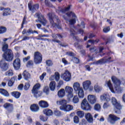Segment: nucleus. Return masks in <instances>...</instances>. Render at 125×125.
<instances>
[{
  "instance_id": "1",
  "label": "nucleus",
  "mask_w": 125,
  "mask_h": 125,
  "mask_svg": "<svg viewBox=\"0 0 125 125\" xmlns=\"http://www.w3.org/2000/svg\"><path fill=\"white\" fill-rule=\"evenodd\" d=\"M66 15L68 17H72V19L69 21V24L71 25L70 27V35L73 37L74 40H76V41H79V37H76L75 35H77V32H76V28L74 27L75 23H76V20H77V16L76 14L73 12H70L66 13Z\"/></svg>"
},
{
  "instance_id": "2",
  "label": "nucleus",
  "mask_w": 125,
  "mask_h": 125,
  "mask_svg": "<svg viewBox=\"0 0 125 125\" xmlns=\"http://www.w3.org/2000/svg\"><path fill=\"white\" fill-rule=\"evenodd\" d=\"M48 17L50 23L52 25V27L53 28H58V29H61V26L59 24H57L56 23L54 22V21L56 20L58 23L60 22V20L58 19V17L54 14L53 13H49L48 14Z\"/></svg>"
},
{
  "instance_id": "3",
  "label": "nucleus",
  "mask_w": 125,
  "mask_h": 125,
  "mask_svg": "<svg viewBox=\"0 0 125 125\" xmlns=\"http://www.w3.org/2000/svg\"><path fill=\"white\" fill-rule=\"evenodd\" d=\"M112 82H113L114 89L117 92V93H121L122 89L120 87L121 85V81L115 76H112L111 77Z\"/></svg>"
},
{
  "instance_id": "4",
  "label": "nucleus",
  "mask_w": 125,
  "mask_h": 125,
  "mask_svg": "<svg viewBox=\"0 0 125 125\" xmlns=\"http://www.w3.org/2000/svg\"><path fill=\"white\" fill-rule=\"evenodd\" d=\"M2 57L6 60V61L11 62L14 58L13 52H12L11 49H9L4 53Z\"/></svg>"
},
{
  "instance_id": "5",
  "label": "nucleus",
  "mask_w": 125,
  "mask_h": 125,
  "mask_svg": "<svg viewBox=\"0 0 125 125\" xmlns=\"http://www.w3.org/2000/svg\"><path fill=\"white\" fill-rule=\"evenodd\" d=\"M111 102L115 107V113L116 114H121V109H122V105L121 104L117 101V99L115 97H112L111 99Z\"/></svg>"
},
{
  "instance_id": "6",
  "label": "nucleus",
  "mask_w": 125,
  "mask_h": 125,
  "mask_svg": "<svg viewBox=\"0 0 125 125\" xmlns=\"http://www.w3.org/2000/svg\"><path fill=\"white\" fill-rule=\"evenodd\" d=\"M92 107L89 104L86 99H84L81 103V108L84 111H91Z\"/></svg>"
},
{
  "instance_id": "7",
  "label": "nucleus",
  "mask_w": 125,
  "mask_h": 125,
  "mask_svg": "<svg viewBox=\"0 0 125 125\" xmlns=\"http://www.w3.org/2000/svg\"><path fill=\"white\" fill-rule=\"evenodd\" d=\"M64 91L67 93L66 96L68 99H71L74 97V93H73L74 89L71 86H66Z\"/></svg>"
},
{
  "instance_id": "8",
  "label": "nucleus",
  "mask_w": 125,
  "mask_h": 125,
  "mask_svg": "<svg viewBox=\"0 0 125 125\" xmlns=\"http://www.w3.org/2000/svg\"><path fill=\"white\" fill-rule=\"evenodd\" d=\"M121 118L118 117L114 114H109L107 118V122L111 125H115L117 121H120Z\"/></svg>"
},
{
  "instance_id": "9",
  "label": "nucleus",
  "mask_w": 125,
  "mask_h": 125,
  "mask_svg": "<svg viewBox=\"0 0 125 125\" xmlns=\"http://www.w3.org/2000/svg\"><path fill=\"white\" fill-rule=\"evenodd\" d=\"M42 54H41L39 52H35L34 53L35 63L40 64V63H42Z\"/></svg>"
},
{
  "instance_id": "10",
  "label": "nucleus",
  "mask_w": 125,
  "mask_h": 125,
  "mask_svg": "<svg viewBox=\"0 0 125 125\" xmlns=\"http://www.w3.org/2000/svg\"><path fill=\"white\" fill-rule=\"evenodd\" d=\"M36 17H38L39 19L40 23H42L43 26H45L47 23V21L44 19V17L41 15L40 13H36L35 15Z\"/></svg>"
},
{
  "instance_id": "11",
  "label": "nucleus",
  "mask_w": 125,
  "mask_h": 125,
  "mask_svg": "<svg viewBox=\"0 0 125 125\" xmlns=\"http://www.w3.org/2000/svg\"><path fill=\"white\" fill-rule=\"evenodd\" d=\"M61 78L64 80L65 82H70L71 81V73L69 71L66 70L61 76Z\"/></svg>"
},
{
  "instance_id": "12",
  "label": "nucleus",
  "mask_w": 125,
  "mask_h": 125,
  "mask_svg": "<svg viewBox=\"0 0 125 125\" xmlns=\"http://www.w3.org/2000/svg\"><path fill=\"white\" fill-rule=\"evenodd\" d=\"M60 110L62 111H64L65 112H69V111H72L74 106L70 104H66L65 105H62L60 106Z\"/></svg>"
},
{
  "instance_id": "13",
  "label": "nucleus",
  "mask_w": 125,
  "mask_h": 125,
  "mask_svg": "<svg viewBox=\"0 0 125 125\" xmlns=\"http://www.w3.org/2000/svg\"><path fill=\"white\" fill-rule=\"evenodd\" d=\"M9 64L8 63L5 62L4 61H1L0 62V68L2 71H6L8 69V66Z\"/></svg>"
},
{
  "instance_id": "14",
  "label": "nucleus",
  "mask_w": 125,
  "mask_h": 125,
  "mask_svg": "<svg viewBox=\"0 0 125 125\" xmlns=\"http://www.w3.org/2000/svg\"><path fill=\"white\" fill-rule=\"evenodd\" d=\"M96 96L94 95H88L87 96V100L90 104H94L96 103Z\"/></svg>"
},
{
  "instance_id": "15",
  "label": "nucleus",
  "mask_w": 125,
  "mask_h": 125,
  "mask_svg": "<svg viewBox=\"0 0 125 125\" xmlns=\"http://www.w3.org/2000/svg\"><path fill=\"white\" fill-rule=\"evenodd\" d=\"M3 107L4 108H5V109L7 110V111L9 113H11L12 112H13V109H14V108L13 107V104L6 103L4 104Z\"/></svg>"
},
{
  "instance_id": "16",
  "label": "nucleus",
  "mask_w": 125,
  "mask_h": 125,
  "mask_svg": "<svg viewBox=\"0 0 125 125\" xmlns=\"http://www.w3.org/2000/svg\"><path fill=\"white\" fill-rule=\"evenodd\" d=\"M21 64L20 63V59H16L13 62V66L14 68H15V70H19L20 69V66Z\"/></svg>"
},
{
  "instance_id": "17",
  "label": "nucleus",
  "mask_w": 125,
  "mask_h": 125,
  "mask_svg": "<svg viewBox=\"0 0 125 125\" xmlns=\"http://www.w3.org/2000/svg\"><path fill=\"white\" fill-rule=\"evenodd\" d=\"M28 7L29 10L34 13L35 11H37L38 9H39L40 7V5L39 4H36L35 5H33L32 6L31 5V4L28 3Z\"/></svg>"
},
{
  "instance_id": "18",
  "label": "nucleus",
  "mask_w": 125,
  "mask_h": 125,
  "mask_svg": "<svg viewBox=\"0 0 125 125\" xmlns=\"http://www.w3.org/2000/svg\"><path fill=\"white\" fill-rule=\"evenodd\" d=\"M70 8H71V6L69 5L67 8L65 9H63L61 7H58V10H56L57 13L60 14V13H65L67 12V11H69L70 10Z\"/></svg>"
},
{
  "instance_id": "19",
  "label": "nucleus",
  "mask_w": 125,
  "mask_h": 125,
  "mask_svg": "<svg viewBox=\"0 0 125 125\" xmlns=\"http://www.w3.org/2000/svg\"><path fill=\"white\" fill-rule=\"evenodd\" d=\"M100 99L101 101H107V102H109L111 99L110 98V96L108 94H104L100 96Z\"/></svg>"
},
{
  "instance_id": "20",
  "label": "nucleus",
  "mask_w": 125,
  "mask_h": 125,
  "mask_svg": "<svg viewBox=\"0 0 125 125\" xmlns=\"http://www.w3.org/2000/svg\"><path fill=\"white\" fill-rule=\"evenodd\" d=\"M90 85H91V82L89 80L85 81L83 83V86L84 90H87Z\"/></svg>"
},
{
  "instance_id": "21",
  "label": "nucleus",
  "mask_w": 125,
  "mask_h": 125,
  "mask_svg": "<svg viewBox=\"0 0 125 125\" xmlns=\"http://www.w3.org/2000/svg\"><path fill=\"white\" fill-rule=\"evenodd\" d=\"M39 105L41 108H47L49 106L48 103L45 101H40L39 102Z\"/></svg>"
},
{
  "instance_id": "22",
  "label": "nucleus",
  "mask_w": 125,
  "mask_h": 125,
  "mask_svg": "<svg viewBox=\"0 0 125 125\" xmlns=\"http://www.w3.org/2000/svg\"><path fill=\"white\" fill-rule=\"evenodd\" d=\"M106 57H104L95 62V64H103L104 63H107V62H109V60L112 59L111 57H109L108 59H106Z\"/></svg>"
},
{
  "instance_id": "23",
  "label": "nucleus",
  "mask_w": 125,
  "mask_h": 125,
  "mask_svg": "<svg viewBox=\"0 0 125 125\" xmlns=\"http://www.w3.org/2000/svg\"><path fill=\"white\" fill-rule=\"evenodd\" d=\"M83 88L81 86L80 83L75 82L73 84V89L75 92H78V91Z\"/></svg>"
},
{
  "instance_id": "24",
  "label": "nucleus",
  "mask_w": 125,
  "mask_h": 125,
  "mask_svg": "<svg viewBox=\"0 0 125 125\" xmlns=\"http://www.w3.org/2000/svg\"><path fill=\"white\" fill-rule=\"evenodd\" d=\"M85 118L88 123H92L93 122V118L90 113H87L85 115Z\"/></svg>"
},
{
  "instance_id": "25",
  "label": "nucleus",
  "mask_w": 125,
  "mask_h": 125,
  "mask_svg": "<svg viewBox=\"0 0 125 125\" xmlns=\"http://www.w3.org/2000/svg\"><path fill=\"white\" fill-rule=\"evenodd\" d=\"M22 76L23 77V78L26 81H28L29 79H31V74L30 73H28L27 70H24L23 72L22 73Z\"/></svg>"
},
{
  "instance_id": "26",
  "label": "nucleus",
  "mask_w": 125,
  "mask_h": 125,
  "mask_svg": "<svg viewBox=\"0 0 125 125\" xmlns=\"http://www.w3.org/2000/svg\"><path fill=\"white\" fill-rule=\"evenodd\" d=\"M43 113L46 116H52V115L53 114L52 110L48 108L43 109Z\"/></svg>"
},
{
  "instance_id": "27",
  "label": "nucleus",
  "mask_w": 125,
  "mask_h": 125,
  "mask_svg": "<svg viewBox=\"0 0 125 125\" xmlns=\"http://www.w3.org/2000/svg\"><path fill=\"white\" fill-rule=\"evenodd\" d=\"M30 109L32 112H38L40 109V107L38 104H33L31 105Z\"/></svg>"
},
{
  "instance_id": "28",
  "label": "nucleus",
  "mask_w": 125,
  "mask_h": 125,
  "mask_svg": "<svg viewBox=\"0 0 125 125\" xmlns=\"http://www.w3.org/2000/svg\"><path fill=\"white\" fill-rule=\"evenodd\" d=\"M78 28H80L79 30H78V32L79 33V34H83V30L82 29V28H84V22L83 21L81 22V24H78L77 26Z\"/></svg>"
},
{
  "instance_id": "29",
  "label": "nucleus",
  "mask_w": 125,
  "mask_h": 125,
  "mask_svg": "<svg viewBox=\"0 0 125 125\" xmlns=\"http://www.w3.org/2000/svg\"><path fill=\"white\" fill-rule=\"evenodd\" d=\"M106 83L107 86L109 87L110 90L112 92V93H115V91L114 90V88L113 87V85L111 83V80L106 82Z\"/></svg>"
},
{
  "instance_id": "30",
  "label": "nucleus",
  "mask_w": 125,
  "mask_h": 125,
  "mask_svg": "<svg viewBox=\"0 0 125 125\" xmlns=\"http://www.w3.org/2000/svg\"><path fill=\"white\" fill-rule=\"evenodd\" d=\"M78 96L79 98H83V96H84V91H83V89L81 88L80 90L77 91Z\"/></svg>"
},
{
  "instance_id": "31",
  "label": "nucleus",
  "mask_w": 125,
  "mask_h": 125,
  "mask_svg": "<svg viewBox=\"0 0 125 125\" xmlns=\"http://www.w3.org/2000/svg\"><path fill=\"white\" fill-rule=\"evenodd\" d=\"M65 95V89L62 88L58 92V96L60 98H63V97Z\"/></svg>"
},
{
  "instance_id": "32",
  "label": "nucleus",
  "mask_w": 125,
  "mask_h": 125,
  "mask_svg": "<svg viewBox=\"0 0 125 125\" xmlns=\"http://www.w3.org/2000/svg\"><path fill=\"white\" fill-rule=\"evenodd\" d=\"M0 93L4 95V96L8 97L9 96V93L4 89L0 88Z\"/></svg>"
},
{
  "instance_id": "33",
  "label": "nucleus",
  "mask_w": 125,
  "mask_h": 125,
  "mask_svg": "<svg viewBox=\"0 0 125 125\" xmlns=\"http://www.w3.org/2000/svg\"><path fill=\"white\" fill-rule=\"evenodd\" d=\"M32 92L36 98H39V97L42 96V92L40 91H33Z\"/></svg>"
},
{
  "instance_id": "34",
  "label": "nucleus",
  "mask_w": 125,
  "mask_h": 125,
  "mask_svg": "<svg viewBox=\"0 0 125 125\" xmlns=\"http://www.w3.org/2000/svg\"><path fill=\"white\" fill-rule=\"evenodd\" d=\"M57 105H62V106H65L66 104H67V101L65 100L57 101Z\"/></svg>"
},
{
  "instance_id": "35",
  "label": "nucleus",
  "mask_w": 125,
  "mask_h": 125,
  "mask_svg": "<svg viewBox=\"0 0 125 125\" xmlns=\"http://www.w3.org/2000/svg\"><path fill=\"white\" fill-rule=\"evenodd\" d=\"M55 84L56 83L54 81L51 82L49 84V87L52 91H54V90H55Z\"/></svg>"
},
{
  "instance_id": "36",
  "label": "nucleus",
  "mask_w": 125,
  "mask_h": 125,
  "mask_svg": "<svg viewBox=\"0 0 125 125\" xmlns=\"http://www.w3.org/2000/svg\"><path fill=\"white\" fill-rule=\"evenodd\" d=\"M41 87V84L38 83H36L33 87L32 91H38Z\"/></svg>"
},
{
  "instance_id": "37",
  "label": "nucleus",
  "mask_w": 125,
  "mask_h": 125,
  "mask_svg": "<svg viewBox=\"0 0 125 125\" xmlns=\"http://www.w3.org/2000/svg\"><path fill=\"white\" fill-rule=\"evenodd\" d=\"M2 50L3 52H6L8 50V44L6 42H4L2 44Z\"/></svg>"
},
{
  "instance_id": "38",
  "label": "nucleus",
  "mask_w": 125,
  "mask_h": 125,
  "mask_svg": "<svg viewBox=\"0 0 125 125\" xmlns=\"http://www.w3.org/2000/svg\"><path fill=\"white\" fill-rule=\"evenodd\" d=\"M12 96H14V97H15V98H19L20 97V95H21V93H20L19 92H13L12 93Z\"/></svg>"
},
{
  "instance_id": "39",
  "label": "nucleus",
  "mask_w": 125,
  "mask_h": 125,
  "mask_svg": "<svg viewBox=\"0 0 125 125\" xmlns=\"http://www.w3.org/2000/svg\"><path fill=\"white\" fill-rule=\"evenodd\" d=\"M101 89H102V88L101 86H98V84H95L94 86V90L95 92H100L101 91Z\"/></svg>"
},
{
  "instance_id": "40",
  "label": "nucleus",
  "mask_w": 125,
  "mask_h": 125,
  "mask_svg": "<svg viewBox=\"0 0 125 125\" xmlns=\"http://www.w3.org/2000/svg\"><path fill=\"white\" fill-rule=\"evenodd\" d=\"M76 114L79 118H83L84 116V112L81 110L78 111Z\"/></svg>"
},
{
  "instance_id": "41",
  "label": "nucleus",
  "mask_w": 125,
  "mask_h": 125,
  "mask_svg": "<svg viewBox=\"0 0 125 125\" xmlns=\"http://www.w3.org/2000/svg\"><path fill=\"white\" fill-rule=\"evenodd\" d=\"M5 76L12 77L13 76V71L12 69H9L8 71L5 73Z\"/></svg>"
},
{
  "instance_id": "42",
  "label": "nucleus",
  "mask_w": 125,
  "mask_h": 125,
  "mask_svg": "<svg viewBox=\"0 0 125 125\" xmlns=\"http://www.w3.org/2000/svg\"><path fill=\"white\" fill-rule=\"evenodd\" d=\"M53 42H58V43H59V44H60L63 47H66V46H68V44L62 43L59 40H53Z\"/></svg>"
},
{
  "instance_id": "43",
  "label": "nucleus",
  "mask_w": 125,
  "mask_h": 125,
  "mask_svg": "<svg viewBox=\"0 0 125 125\" xmlns=\"http://www.w3.org/2000/svg\"><path fill=\"white\" fill-rule=\"evenodd\" d=\"M10 14V9L7 8L5 9V12L3 13V16H7Z\"/></svg>"
},
{
  "instance_id": "44",
  "label": "nucleus",
  "mask_w": 125,
  "mask_h": 125,
  "mask_svg": "<svg viewBox=\"0 0 125 125\" xmlns=\"http://www.w3.org/2000/svg\"><path fill=\"white\" fill-rule=\"evenodd\" d=\"M43 91L46 94H48V93H49V88L48 86H44L43 88Z\"/></svg>"
},
{
  "instance_id": "45",
  "label": "nucleus",
  "mask_w": 125,
  "mask_h": 125,
  "mask_svg": "<svg viewBox=\"0 0 125 125\" xmlns=\"http://www.w3.org/2000/svg\"><path fill=\"white\" fill-rule=\"evenodd\" d=\"M95 111H100L101 110V105L99 104H96L94 106Z\"/></svg>"
},
{
  "instance_id": "46",
  "label": "nucleus",
  "mask_w": 125,
  "mask_h": 125,
  "mask_svg": "<svg viewBox=\"0 0 125 125\" xmlns=\"http://www.w3.org/2000/svg\"><path fill=\"white\" fill-rule=\"evenodd\" d=\"M72 101L74 104L79 103V97H78V96H74L72 99Z\"/></svg>"
},
{
  "instance_id": "47",
  "label": "nucleus",
  "mask_w": 125,
  "mask_h": 125,
  "mask_svg": "<svg viewBox=\"0 0 125 125\" xmlns=\"http://www.w3.org/2000/svg\"><path fill=\"white\" fill-rule=\"evenodd\" d=\"M46 64L47 66L50 67V66H52V65H53V62L52 60H48L46 61Z\"/></svg>"
},
{
  "instance_id": "48",
  "label": "nucleus",
  "mask_w": 125,
  "mask_h": 125,
  "mask_svg": "<svg viewBox=\"0 0 125 125\" xmlns=\"http://www.w3.org/2000/svg\"><path fill=\"white\" fill-rule=\"evenodd\" d=\"M52 37L55 39H58V38H59V39H62V38H63L62 35L60 34H53Z\"/></svg>"
},
{
  "instance_id": "49",
  "label": "nucleus",
  "mask_w": 125,
  "mask_h": 125,
  "mask_svg": "<svg viewBox=\"0 0 125 125\" xmlns=\"http://www.w3.org/2000/svg\"><path fill=\"white\" fill-rule=\"evenodd\" d=\"M55 79L56 82H58L59 81V79H60V75L58 72H55Z\"/></svg>"
},
{
  "instance_id": "50",
  "label": "nucleus",
  "mask_w": 125,
  "mask_h": 125,
  "mask_svg": "<svg viewBox=\"0 0 125 125\" xmlns=\"http://www.w3.org/2000/svg\"><path fill=\"white\" fill-rule=\"evenodd\" d=\"M14 83V79H11L10 81H8V86H12Z\"/></svg>"
},
{
  "instance_id": "51",
  "label": "nucleus",
  "mask_w": 125,
  "mask_h": 125,
  "mask_svg": "<svg viewBox=\"0 0 125 125\" xmlns=\"http://www.w3.org/2000/svg\"><path fill=\"white\" fill-rule=\"evenodd\" d=\"M6 32V28L2 26L0 27V34H3Z\"/></svg>"
},
{
  "instance_id": "52",
  "label": "nucleus",
  "mask_w": 125,
  "mask_h": 125,
  "mask_svg": "<svg viewBox=\"0 0 125 125\" xmlns=\"http://www.w3.org/2000/svg\"><path fill=\"white\" fill-rule=\"evenodd\" d=\"M47 117H44L42 115H41L40 116V119L41 121H42V122H46V121H47Z\"/></svg>"
},
{
  "instance_id": "53",
  "label": "nucleus",
  "mask_w": 125,
  "mask_h": 125,
  "mask_svg": "<svg viewBox=\"0 0 125 125\" xmlns=\"http://www.w3.org/2000/svg\"><path fill=\"white\" fill-rule=\"evenodd\" d=\"M72 61L74 62V63H75V64H78L80 62V60L76 57L72 58Z\"/></svg>"
},
{
  "instance_id": "54",
  "label": "nucleus",
  "mask_w": 125,
  "mask_h": 125,
  "mask_svg": "<svg viewBox=\"0 0 125 125\" xmlns=\"http://www.w3.org/2000/svg\"><path fill=\"white\" fill-rule=\"evenodd\" d=\"M30 83H26L25 84V85L24 86V89H25V90H28V89H29V88H30Z\"/></svg>"
},
{
  "instance_id": "55",
  "label": "nucleus",
  "mask_w": 125,
  "mask_h": 125,
  "mask_svg": "<svg viewBox=\"0 0 125 125\" xmlns=\"http://www.w3.org/2000/svg\"><path fill=\"white\" fill-rule=\"evenodd\" d=\"M110 107V104L109 103H104L103 105L104 109H107Z\"/></svg>"
},
{
  "instance_id": "56",
  "label": "nucleus",
  "mask_w": 125,
  "mask_h": 125,
  "mask_svg": "<svg viewBox=\"0 0 125 125\" xmlns=\"http://www.w3.org/2000/svg\"><path fill=\"white\" fill-rule=\"evenodd\" d=\"M74 123L75 124H78L79 120V117L77 116H74L73 118Z\"/></svg>"
},
{
  "instance_id": "57",
  "label": "nucleus",
  "mask_w": 125,
  "mask_h": 125,
  "mask_svg": "<svg viewBox=\"0 0 125 125\" xmlns=\"http://www.w3.org/2000/svg\"><path fill=\"white\" fill-rule=\"evenodd\" d=\"M31 34H34L33 30L30 29L26 31V36H30Z\"/></svg>"
},
{
  "instance_id": "58",
  "label": "nucleus",
  "mask_w": 125,
  "mask_h": 125,
  "mask_svg": "<svg viewBox=\"0 0 125 125\" xmlns=\"http://www.w3.org/2000/svg\"><path fill=\"white\" fill-rule=\"evenodd\" d=\"M110 31V27H104L103 29V32H104V33H108V32H109Z\"/></svg>"
},
{
  "instance_id": "59",
  "label": "nucleus",
  "mask_w": 125,
  "mask_h": 125,
  "mask_svg": "<svg viewBox=\"0 0 125 125\" xmlns=\"http://www.w3.org/2000/svg\"><path fill=\"white\" fill-rule=\"evenodd\" d=\"M88 42H90L91 43H95V42H96V43H97V42H99V39H97L95 41L94 40H89Z\"/></svg>"
},
{
  "instance_id": "60",
  "label": "nucleus",
  "mask_w": 125,
  "mask_h": 125,
  "mask_svg": "<svg viewBox=\"0 0 125 125\" xmlns=\"http://www.w3.org/2000/svg\"><path fill=\"white\" fill-rule=\"evenodd\" d=\"M96 51V47H91L90 48V52H94Z\"/></svg>"
},
{
  "instance_id": "61",
  "label": "nucleus",
  "mask_w": 125,
  "mask_h": 125,
  "mask_svg": "<svg viewBox=\"0 0 125 125\" xmlns=\"http://www.w3.org/2000/svg\"><path fill=\"white\" fill-rule=\"evenodd\" d=\"M34 65V62L32 61H29L27 62V66H33Z\"/></svg>"
},
{
  "instance_id": "62",
  "label": "nucleus",
  "mask_w": 125,
  "mask_h": 125,
  "mask_svg": "<svg viewBox=\"0 0 125 125\" xmlns=\"http://www.w3.org/2000/svg\"><path fill=\"white\" fill-rule=\"evenodd\" d=\"M66 55H68V56H74V54L72 52H66Z\"/></svg>"
},
{
  "instance_id": "63",
  "label": "nucleus",
  "mask_w": 125,
  "mask_h": 125,
  "mask_svg": "<svg viewBox=\"0 0 125 125\" xmlns=\"http://www.w3.org/2000/svg\"><path fill=\"white\" fill-rule=\"evenodd\" d=\"M62 63H64V65H67V64H68V62L67 61V60H66V59L62 58Z\"/></svg>"
},
{
  "instance_id": "64",
  "label": "nucleus",
  "mask_w": 125,
  "mask_h": 125,
  "mask_svg": "<svg viewBox=\"0 0 125 125\" xmlns=\"http://www.w3.org/2000/svg\"><path fill=\"white\" fill-rule=\"evenodd\" d=\"M30 40V37L28 36H24L23 37L22 41H28Z\"/></svg>"
}]
</instances>
